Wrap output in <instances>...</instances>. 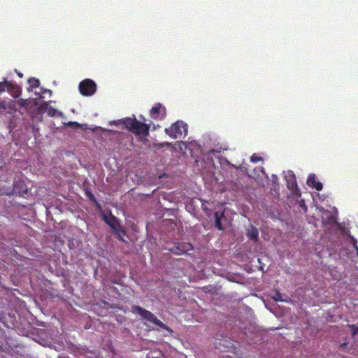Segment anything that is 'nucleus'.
<instances>
[{
	"mask_svg": "<svg viewBox=\"0 0 358 358\" xmlns=\"http://www.w3.org/2000/svg\"><path fill=\"white\" fill-rule=\"evenodd\" d=\"M134 117H126L121 120L123 127L136 136H148L149 135L150 124L143 123Z\"/></svg>",
	"mask_w": 358,
	"mask_h": 358,
	"instance_id": "obj_1",
	"label": "nucleus"
},
{
	"mask_svg": "<svg viewBox=\"0 0 358 358\" xmlns=\"http://www.w3.org/2000/svg\"><path fill=\"white\" fill-rule=\"evenodd\" d=\"M16 103L23 108V107H25L27 106L28 104H29V99H18L17 101H16Z\"/></svg>",
	"mask_w": 358,
	"mask_h": 358,
	"instance_id": "obj_15",
	"label": "nucleus"
},
{
	"mask_svg": "<svg viewBox=\"0 0 358 358\" xmlns=\"http://www.w3.org/2000/svg\"><path fill=\"white\" fill-rule=\"evenodd\" d=\"M166 115V108L160 103H157L150 110V116L154 120H163Z\"/></svg>",
	"mask_w": 358,
	"mask_h": 358,
	"instance_id": "obj_8",
	"label": "nucleus"
},
{
	"mask_svg": "<svg viewBox=\"0 0 358 358\" xmlns=\"http://www.w3.org/2000/svg\"><path fill=\"white\" fill-rule=\"evenodd\" d=\"M307 185L317 191H321L323 188L322 183L316 180V176L314 173L309 174L307 179Z\"/></svg>",
	"mask_w": 358,
	"mask_h": 358,
	"instance_id": "obj_11",
	"label": "nucleus"
},
{
	"mask_svg": "<svg viewBox=\"0 0 358 358\" xmlns=\"http://www.w3.org/2000/svg\"><path fill=\"white\" fill-rule=\"evenodd\" d=\"M272 299L275 301H284L285 300L282 299V294L278 291H275L274 295L272 296Z\"/></svg>",
	"mask_w": 358,
	"mask_h": 358,
	"instance_id": "obj_16",
	"label": "nucleus"
},
{
	"mask_svg": "<svg viewBox=\"0 0 358 358\" xmlns=\"http://www.w3.org/2000/svg\"><path fill=\"white\" fill-rule=\"evenodd\" d=\"M193 250V246L189 243H178L170 249V252L177 255L185 254Z\"/></svg>",
	"mask_w": 358,
	"mask_h": 358,
	"instance_id": "obj_10",
	"label": "nucleus"
},
{
	"mask_svg": "<svg viewBox=\"0 0 358 358\" xmlns=\"http://www.w3.org/2000/svg\"><path fill=\"white\" fill-rule=\"evenodd\" d=\"M187 131L188 126L182 120H178L165 129V133L173 139L181 138L187 134Z\"/></svg>",
	"mask_w": 358,
	"mask_h": 358,
	"instance_id": "obj_3",
	"label": "nucleus"
},
{
	"mask_svg": "<svg viewBox=\"0 0 358 358\" xmlns=\"http://www.w3.org/2000/svg\"><path fill=\"white\" fill-rule=\"evenodd\" d=\"M28 192V188L25 185L24 181L17 180L13 182V187H3L0 188V195H12L15 194H18L21 196L27 194Z\"/></svg>",
	"mask_w": 358,
	"mask_h": 358,
	"instance_id": "obj_5",
	"label": "nucleus"
},
{
	"mask_svg": "<svg viewBox=\"0 0 358 358\" xmlns=\"http://www.w3.org/2000/svg\"><path fill=\"white\" fill-rule=\"evenodd\" d=\"M131 311L134 313H138L140 315L143 319L146 320L147 321L158 326L161 329H167V326L163 323L162 321H160L157 317L150 311L145 310L142 307L134 305L131 306Z\"/></svg>",
	"mask_w": 358,
	"mask_h": 358,
	"instance_id": "obj_4",
	"label": "nucleus"
},
{
	"mask_svg": "<svg viewBox=\"0 0 358 358\" xmlns=\"http://www.w3.org/2000/svg\"><path fill=\"white\" fill-rule=\"evenodd\" d=\"M103 220L113 229L118 240L122 242H125L124 238V236L125 235V229L120 224L119 220L111 213H110L108 215H103Z\"/></svg>",
	"mask_w": 358,
	"mask_h": 358,
	"instance_id": "obj_2",
	"label": "nucleus"
},
{
	"mask_svg": "<svg viewBox=\"0 0 358 358\" xmlns=\"http://www.w3.org/2000/svg\"><path fill=\"white\" fill-rule=\"evenodd\" d=\"M79 91L83 96H92L96 91V85L91 79H85L79 84Z\"/></svg>",
	"mask_w": 358,
	"mask_h": 358,
	"instance_id": "obj_6",
	"label": "nucleus"
},
{
	"mask_svg": "<svg viewBox=\"0 0 358 358\" xmlns=\"http://www.w3.org/2000/svg\"><path fill=\"white\" fill-rule=\"evenodd\" d=\"M251 162H257L262 160V158L256 154H253L250 158Z\"/></svg>",
	"mask_w": 358,
	"mask_h": 358,
	"instance_id": "obj_18",
	"label": "nucleus"
},
{
	"mask_svg": "<svg viewBox=\"0 0 358 358\" xmlns=\"http://www.w3.org/2000/svg\"><path fill=\"white\" fill-rule=\"evenodd\" d=\"M69 125H70L71 127H72L74 129H79L81 127V125L78 122H70L69 123Z\"/></svg>",
	"mask_w": 358,
	"mask_h": 358,
	"instance_id": "obj_19",
	"label": "nucleus"
},
{
	"mask_svg": "<svg viewBox=\"0 0 358 358\" xmlns=\"http://www.w3.org/2000/svg\"><path fill=\"white\" fill-rule=\"evenodd\" d=\"M210 152L212 154H215V152H219L218 151L215 150V149H212L210 150Z\"/></svg>",
	"mask_w": 358,
	"mask_h": 358,
	"instance_id": "obj_22",
	"label": "nucleus"
},
{
	"mask_svg": "<svg viewBox=\"0 0 358 358\" xmlns=\"http://www.w3.org/2000/svg\"><path fill=\"white\" fill-rule=\"evenodd\" d=\"M246 235L250 239H251L254 241H258L259 231L257 228H255L252 226L251 227V228L250 229L248 230Z\"/></svg>",
	"mask_w": 358,
	"mask_h": 358,
	"instance_id": "obj_12",
	"label": "nucleus"
},
{
	"mask_svg": "<svg viewBox=\"0 0 358 358\" xmlns=\"http://www.w3.org/2000/svg\"><path fill=\"white\" fill-rule=\"evenodd\" d=\"M354 245H355V248H356L357 253V255H358V246L356 245L355 242H354Z\"/></svg>",
	"mask_w": 358,
	"mask_h": 358,
	"instance_id": "obj_23",
	"label": "nucleus"
},
{
	"mask_svg": "<svg viewBox=\"0 0 358 358\" xmlns=\"http://www.w3.org/2000/svg\"><path fill=\"white\" fill-rule=\"evenodd\" d=\"M28 83H29L28 90L32 91L33 89L37 88L39 87L40 81L38 79H37L36 78H30L28 80Z\"/></svg>",
	"mask_w": 358,
	"mask_h": 358,
	"instance_id": "obj_14",
	"label": "nucleus"
},
{
	"mask_svg": "<svg viewBox=\"0 0 358 358\" xmlns=\"http://www.w3.org/2000/svg\"><path fill=\"white\" fill-rule=\"evenodd\" d=\"M348 327L351 329L352 335L353 336L358 333V327L355 324H349Z\"/></svg>",
	"mask_w": 358,
	"mask_h": 358,
	"instance_id": "obj_17",
	"label": "nucleus"
},
{
	"mask_svg": "<svg viewBox=\"0 0 358 358\" xmlns=\"http://www.w3.org/2000/svg\"><path fill=\"white\" fill-rule=\"evenodd\" d=\"M285 180L287 188L296 195H300V190L298 188L295 174L292 171H288L285 175Z\"/></svg>",
	"mask_w": 358,
	"mask_h": 358,
	"instance_id": "obj_7",
	"label": "nucleus"
},
{
	"mask_svg": "<svg viewBox=\"0 0 358 358\" xmlns=\"http://www.w3.org/2000/svg\"><path fill=\"white\" fill-rule=\"evenodd\" d=\"M55 111H56V110H55V109H53V108L50 109V110H48V114H49L50 115H51V116H53V115H55Z\"/></svg>",
	"mask_w": 358,
	"mask_h": 358,
	"instance_id": "obj_21",
	"label": "nucleus"
},
{
	"mask_svg": "<svg viewBox=\"0 0 358 358\" xmlns=\"http://www.w3.org/2000/svg\"><path fill=\"white\" fill-rule=\"evenodd\" d=\"M86 195L87 196V197L91 200V201H96V199L94 197V196L93 195V194H92L91 192H86Z\"/></svg>",
	"mask_w": 358,
	"mask_h": 358,
	"instance_id": "obj_20",
	"label": "nucleus"
},
{
	"mask_svg": "<svg viewBox=\"0 0 358 358\" xmlns=\"http://www.w3.org/2000/svg\"><path fill=\"white\" fill-rule=\"evenodd\" d=\"M224 216V213H220V212H215L214 213V217H215V227H217L218 229L220 230H222L223 229V227H222V218Z\"/></svg>",
	"mask_w": 358,
	"mask_h": 358,
	"instance_id": "obj_13",
	"label": "nucleus"
},
{
	"mask_svg": "<svg viewBox=\"0 0 358 358\" xmlns=\"http://www.w3.org/2000/svg\"><path fill=\"white\" fill-rule=\"evenodd\" d=\"M8 91L9 92L13 93V96L17 98L21 94V90L17 86L13 84L7 80H4L0 83V92Z\"/></svg>",
	"mask_w": 358,
	"mask_h": 358,
	"instance_id": "obj_9",
	"label": "nucleus"
}]
</instances>
